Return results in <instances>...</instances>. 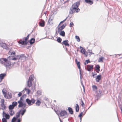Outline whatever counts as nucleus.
Returning a JSON list of instances; mask_svg holds the SVG:
<instances>
[{
  "instance_id": "obj_1",
  "label": "nucleus",
  "mask_w": 122,
  "mask_h": 122,
  "mask_svg": "<svg viewBox=\"0 0 122 122\" xmlns=\"http://www.w3.org/2000/svg\"><path fill=\"white\" fill-rule=\"evenodd\" d=\"M80 5L79 2H77L74 3L72 6L71 7L70 9L69 10V13L72 14L75 12L77 13L79 12L80 9L77 8Z\"/></svg>"
},
{
  "instance_id": "obj_2",
  "label": "nucleus",
  "mask_w": 122,
  "mask_h": 122,
  "mask_svg": "<svg viewBox=\"0 0 122 122\" xmlns=\"http://www.w3.org/2000/svg\"><path fill=\"white\" fill-rule=\"evenodd\" d=\"M0 63L5 67L10 66L11 64V62L7 59L5 58L0 59Z\"/></svg>"
},
{
  "instance_id": "obj_3",
  "label": "nucleus",
  "mask_w": 122,
  "mask_h": 122,
  "mask_svg": "<svg viewBox=\"0 0 122 122\" xmlns=\"http://www.w3.org/2000/svg\"><path fill=\"white\" fill-rule=\"evenodd\" d=\"M19 60H20L22 61H24L27 60L28 59V56H25L24 54H21L20 56L18 55Z\"/></svg>"
},
{
  "instance_id": "obj_4",
  "label": "nucleus",
  "mask_w": 122,
  "mask_h": 122,
  "mask_svg": "<svg viewBox=\"0 0 122 122\" xmlns=\"http://www.w3.org/2000/svg\"><path fill=\"white\" fill-rule=\"evenodd\" d=\"M35 101V100L33 99H32L31 100H30L28 98L26 100V102L28 103V105L30 106L31 105L33 104L34 103Z\"/></svg>"
},
{
  "instance_id": "obj_5",
  "label": "nucleus",
  "mask_w": 122,
  "mask_h": 122,
  "mask_svg": "<svg viewBox=\"0 0 122 122\" xmlns=\"http://www.w3.org/2000/svg\"><path fill=\"white\" fill-rule=\"evenodd\" d=\"M59 114L61 116L63 117L64 118L67 117L68 116L67 112L65 111H61L60 112Z\"/></svg>"
},
{
  "instance_id": "obj_6",
  "label": "nucleus",
  "mask_w": 122,
  "mask_h": 122,
  "mask_svg": "<svg viewBox=\"0 0 122 122\" xmlns=\"http://www.w3.org/2000/svg\"><path fill=\"white\" fill-rule=\"evenodd\" d=\"M18 103H19L18 105L19 107H23L22 108L23 109L25 107L26 105L25 103H23V102H21L20 101H18Z\"/></svg>"
},
{
  "instance_id": "obj_7",
  "label": "nucleus",
  "mask_w": 122,
  "mask_h": 122,
  "mask_svg": "<svg viewBox=\"0 0 122 122\" xmlns=\"http://www.w3.org/2000/svg\"><path fill=\"white\" fill-rule=\"evenodd\" d=\"M0 46L5 49H6L7 48V45L6 43L3 42L0 43Z\"/></svg>"
},
{
  "instance_id": "obj_8",
  "label": "nucleus",
  "mask_w": 122,
  "mask_h": 122,
  "mask_svg": "<svg viewBox=\"0 0 122 122\" xmlns=\"http://www.w3.org/2000/svg\"><path fill=\"white\" fill-rule=\"evenodd\" d=\"M19 43L21 44L22 45H26L27 43V42L25 41H22L21 40H20L19 41H18Z\"/></svg>"
},
{
  "instance_id": "obj_9",
  "label": "nucleus",
  "mask_w": 122,
  "mask_h": 122,
  "mask_svg": "<svg viewBox=\"0 0 122 122\" xmlns=\"http://www.w3.org/2000/svg\"><path fill=\"white\" fill-rule=\"evenodd\" d=\"M66 25V24H64L62 25L61 26V27H59L58 29V32H60L63 29L65 28Z\"/></svg>"
},
{
  "instance_id": "obj_10",
  "label": "nucleus",
  "mask_w": 122,
  "mask_h": 122,
  "mask_svg": "<svg viewBox=\"0 0 122 122\" xmlns=\"http://www.w3.org/2000/svg\"><path fill=\"white\" fill-rule=\"evenodd\" d=\"M26 111V110L25 109L22 110V109H21L19 112L20 115H21L22 116H23L25 112Z\"/></svg>"
},
{
  "instance_id": "obj_11",
  "label": "nucleus",
  "mask_w": 122,
  "mask_h": 122,
  "mask_svg": "<svg viewBox=\"0 0 122 122\" xmlns=\"http://www.w3.org/2000/svg\"><path fill=\"white\" fill-rule=\"evenodd\" d=\"M87 70L89 71H90L93 68V66L92 65H87Z\"/></svg>"
},
{
  "instance_id": "obj_12",
  "label": "nucleus",
  "mask_w": 122,
  "mask_h": 122,
  "mask_svg": "<svg viewBox=\"0 0 122 122\" xmlns=\"http://www.w3.org/2000/svg\"><path fill=\"white\" fill-rule=\"evenodd\" d=\"M101 75H98L96 78V81L97 82H99L100 80H101Z\"/></svg>"
},
{
  "instance_id": "obj_13",
  "label": "nucleus",
  "mask_w": 122,
  "mask_h": 122,
  "mask_svg": "<svg viewBox=\"0 0 122 122\" xmlns=\"http://www.w3.org/2000/svg\"><path fill=\"white\" fill-rule=\"evenodd\" d=\"M3 116L4 117L5 116V118L6 119H9L10 117V115L6 113H5L3 112Z\"/></svg>"
},
{
  "instance_id": "obj_14",
  "label": "nucleus",
  "mask_w": 122,
  "mask_h": 122,
  "mask_svg": "<svg viewBox=\"0 0 122 122\" xmlns=\"http://www.w3.org/2000/svg\"><path fill=\"white\" fill-rule=\"evenodd\" d=\"M5 75V73H3L0 74V82L2 81V79Z\"/></svg>"
},
{
  "instance_id": "obj_15",
  "label": "nucleus",
  "mask_w": 122,
  "mask_h": 122,
  "mask_svg": "<svg viewBox=\"0 0 122 122\" xmlns=\"http://www.w3.org/2000/svg\"><path fill=\"white\" fill-rule=\"evenodd\" d=\"M68 40H66L62 42V43L64 44L66 46H69V45L68 43Z\"/></svg>"
},
{
  "instance_id": "obj_16",
  "label": "nucleus",
  "mask_w": 122,
  "mask_h": 122,
  "mask_svg": "<svg viewBox=\"0 0 122 122\" xmlns=\"http://www.w3.org/2000/svg\"><path fill=\"white\" fill-rule=\"evenodd\" d=\"M32 81L28 80L27 82V86L29 87H30L32 85Z\"/></svg>"
},
{
  "instance_id": "obj_17",
  "label": "nucleus",
  "mask_w": 122,
  "mask_h": 122,
  "mask_svg": "<svg viewBox=\"0 0 122 122\" xmlns=\"http://www.w3.org/2000/svg\"><path fill=\"white\" fill-rule=\"evenodd\" d=\"M2 92L4 96V97L6 98H8L6 96V90L5 89H3Z\"/></svg>"
},
{
  "instance_id": "obj_18",
  "label": "nucleus",
  "mask_w": 122,
  "mask_h": 122,
  "mask_svg": "<svg viewBox=\"0 0 122 122\" xmlns=\"http://www.w3.org/2000/svg\"><path fill=\"white\" fill-rule=\"evenodd\" d=\"M85 2L91 5L93 3V2L91 0H85Z\"/></svg>"
},
{
  "instance_id": "obj_19",
  "label": "nucleus",
  "mask_w": 122,
  "mask_h": 122,
  "mask_svg": "<svg viewBox=\"0 0 122 122\" xmlns=\"http://www.w3.org/2000/svg\"><path fill=\"white\" fill-rule=\"evenodd\" d=\"M80 48L81 49V52L85 55L86 56H87V55L86 54L85 51V50L82 47H80Z\"/></svg>"
},
{
  "instance_id": "obj_20",
  "label": "nucleus",
  "mask_w": 122,
  "mask_h": 122,
  "mask_svg": "<svg viewBox=\"0 0 122 122\" xmlns=\"http://www.w3.org/2000/svg\"><path fill=\"white\" fill-rule=\"evenodd\" d=\"M1 109L2 110H4L6 108V107L4 103H1Z\"/></svg>"
},
{
  "instance_id": "obj_21",
  "label": "nucleus",
  "mask_w": 122,
  "mask_h": 122,
  "mask_svg": "<svg viewBox=\"0 0 122 122\" xmlns=\"http://www.w3.org/2000/svg\"><path fill=\"white\" fill-rule=\"evenodd\" d=\"M9 112L11 116H12L15 113L14 111L13 110H9Z\"/></svg>"
},
{
  "instance_id": "obj_22",
  "label": "nucleus",
  "mask_w": 122,
  "mask_h": 122,
  "mask_svg": "<svg viewBox=\"0 0 122 122\" xmlns=\"http://www.w3.org/2000/svg\"><path fill=\"white\" fill-rule=\"evenodd\" d=\"M100 67L98 65H96V71L98 73L100 71Z\"/></svg>"
},
{
  "instance_id": "obj_23",
  "label": "nucleus",
  "mask_w": 122,
  "mask_h": 122,
  "mask_svg": "<svg viewBox=\"0 0 122 122\" xmlns=\"http://www.w3.org/2000/svg\"><path fill=\"white\" fill-rule=\"evenodd\" d=\"M35 39L34 38L31 39L30 41V44L32 45L35 42Z\"/></svg>"
},
{
  "instance_id": "obj_24",
  "label": "nucleus",
  "mask_w": 122,
  "mask_h": 122,
  "mask_svg": "<svg viewBox=\"0 0 122 122\" xmlns=\"http://www.w3.org/2000/svg\"><path fill=\"white\" fill-rule=\"evenodd\" d=\"M68 110L69 113L71 114H72L73 113V111L72 108L70 107L68 108Z\"/></svg>"
},
{
  "instance_id": "obj_25",
  "label": "nucleus",
  "mask_w": 122,
  "mask_h": 122,
  "mask_svg": "<svg viewBox=\"0 0 122 122\" xmlns=\"http://www.w3.org/2000/svg\"><path fill=\"white\" fill-rule=\"evenodd\" d=\"M34 79V76L33 75H31L29 77L28 80L32 81Z\"/></svg>"
},
{
  "instance_id": "obj_26",
  "label": "nucleus",
  "mask_w": 122,
  "mask_h": 122,
  "mask_svg": "<svg viewBox=\"0 0 122 122\" xmlns=\"http://www.w3.org/2000/svg\"><path fill=\"white\" fill-rule=\"evenodd\" d=\"M75 109L76 112H78L79 110V107L78 105L77 104H76Z\"/></svg>"
},
{
  "instance_id": "obj_27",
  "label": "nucleus",
  "mask_w": 122,
  "mask_h": 122,
  "mask_svg": "<svg viewBox=\"0 0 122 122\" xmlns=\"http://www.w3.org/2000/svg\"><path fill=\"white\" fill-rule=\"evenodd\" d=\"M45 21L44 20L42 21L40 23V25L41 27H44V26Z\"/></svg>"
},
{
  "instance_id": "obj_28",
  "label": "nucleus",
  "mask_w": 122,
  "mask_h": 122,
  "mask_svg": "<svg viewBox=\"0 0 122 122\" xmlns=\"http://www.w3.org/2000/svg\"><path fill=\"white\" fill-rule=\"evenodd\" d=\"M104 59V58L103 57H101L100 58L98 59V61L99 62H103V60Z\"/></svg>"
},
{
  "instance_id": "obj_29",
  "label": "nucleus",
  "mask_w": 122,
  "mask_h": 122,
  "mask_svg": "<svg viewBox=\"0 0 122 122\" xmlns=\"http://www.w3.org/2000/svg\"><path fill=\"white\" fill-rule=\"evenodd\" d=\"M59 34L60 35L62 36H64L65 35V32L64 31H62L60 32Z\"/></svg>"
},
{
  "instance_id": "obj_30",
  "label": "nucleus",
  "mask_w": 122,
  "mask_h": 122,
  "mask_svg": "<svg viewBox=\"0 0 122 122\" xmlns=\"http://www.w3.org/2000/svg\"><path fill=\"white\" fill-rule=\"evenodd\" d=\"M9 55H14L15 54V52L14 51H13L12 52H11V51H9Z\"/></svg>"
},
{
  "instance_id": "obj_31",
  "label": "nucleus",
  "mask_w": 122,
  "mask_h": 122,
  "mask_svg": "<svg viewBox=\"0 0 122 122\" xmlns=\"http://www.w3.org/2000/svg\"><path fill=\"white\" fill-rule=\"evenodd\" d=\"M92 87L93 90L94 91H96L97 89V87L95 85H93Z\"/></svg>"
},
{
  "instance_id": "obj_32",
  "label": "nucleus",
  "mask_w": 122,
  "mask_h": 122,
  "mask_svg": "<svg viewBox=\"0 0 122 122\" xmlns=\"http://www.w3.org/2000/svg\"><path fill=\"white\" fill-rule=\"evenodd\" d=\"M9 110H13L14 107L12 105H10L9 106Z\"/></svg>"
},
{
  "instance_id": "obj_33",
  "label": "nucleus",
  "mask_w": 122,
  "mask_h": 122,
  "mask_svg": "<svg viewBox=\"0 0 122 122\" xmlns=\"http://www.w3.org/2000/svg\"><path fill=\"white\" fill-rule=\"evenodd\" d=\"M40 104L41 102L39 100H37L36 103V106H39L40 105Z\"/></svg>"
},
{
  "instance_id": "obj_34",
  "label": "nucleus",
  "mask_w": 122,
  "mask_h": 122,
  "mask_svg": "<svg viewBox=\"0 0 122 122\" xmlns=\"http://www.w3.org/2000/svg\"><path fill=\"white\" fill-rule=\"evenodd\" d=\"M17 103L16 102H14L12 103V105L14 107L16 106L17 105Z\"/></svg>"
},
{
  "instance_id": "obj_35",
  "label": "nucleus",
  "mask_w": 122,
  "mask_h": 122,
  "mask_svg": "<svg viewBox=\"0 0 122 122\" xmlns=\"http://www.w3.org/2000/svg\"><path fill=\"white\" fill-rule=\"evenodd\" d=\"M18 55L16 57H12L11 59L12 60H15L17 59L19 60V58L18 56Z\"/></svg>"
},
{
  "instance_id": "obj_36",
  "label": "nucleus",
  "mask_w": 122,
  "mask_h": 122,
  "mask_svg": "<svg viewBox=\"0 0 122 122\" xmlns=\"http://www.w3.org/2000/svg\"><path fill=\"white\" fill-rule=\"evenodd\" d=\"M36 93L38 95L40 96L41 94V90H39L37 91Z\"/></svg>"
},
{
  "instance_id": "obj_37",
  "label": "nucleus",
  "mask_w": 122,
  "mask_h": 122,
  "mask_svg": "<svg viewBox=\"0 0 122 122\" xmlns=\"http://www.w3.org/2000/svg\"><path fill=\"white\" fill-rule=\"evenodd\" d=\"M76 39L77 40V41L78 42H79L80 41V40L79 37L78 36H75Z\"/></svg>"
},
{
  "instance_id": "obj_38",
  "label": "nucleus",
  "mask_w": 122,
  "mask_h": 122,
  "mask_svg": "<svg viewBox=\"0 0 122 122\" xmlns=\"http://www.w3.org/2000/svg\"><path fill=\"white\" fill-rule=\"evenodd\" d=\"M24 96H26V95H24L22 97H20V100H19L18 101H20L21 102H23V97Z\"/></svg>"
},
{
  "instance_id": "obj_39",
  "label": "nucleus",
  "mask_w": 122,
  "mask_h": 122,
  "mask_svg": "<svg viewBox=\"0 0 122 122\" xmlns=\"http://www.w3.org/2000/svg\"><path fill=\"white\" fill-rule=\"evenodd\" d=\"M78 67V68L80 69V63L79 62H77V63H76Z\"/></svg>"
},
{
  "instance_id": "obj_40",
  "label": "nucleus",
  "mask_w": 122,
  "mask_h": 122,
  "mask_svg": "<svg viewBox=\"0 0 122 122\" xmlns=\"http://www.w3.org/2000/svg\"><path fill=\"white\" fill-rule=\"evenodd\" d=\"M24 90L25 91H27V93L28 94H29L30 92V90L29 89H27L26 88H25V89Z\"/></svg>"
},
{
  "instance_id": "obj_41",
  "label": "nucleus",
  "mask_w": 122,
  "mask_h": 122,
  "mask_svg": "<svg viewBox=\"0 0 122 122\" xmlns=\"http://www.w3.org/2000/svg\"><path fill=\"white\" fill-rule=\"evenodd\" d=\"M20 114L19 112L17 113L16 115V117H15L16 119H17L18 118L20 117Z\"/></svg>"
},
{
  "instance_id": "obj_42",
  "label": "nucleus",
  "mask_w": 122,
  "mask_h": 122,
  "mask_svg": "<svg viewBox=\"0 0 122 122\" xmlns=\"http://www.w3.org/2000/svg\"><path fill=\"white\" fill-rule=\"evenodd\" d=\"M29 35L30 34H28L26 37L23 38L24 39L25 41L27 42V40L29 38Z\"/></svg>"
},
{
  "instance_id": "obj_43",
  "label": "nucleus",
  "mask_w": 122,
  "mask_h": 122,
  "mask_svg": "<svg viewBox=\"0 0 122 122\" xmlns=\"http://www.w3.org/2000/svg\"><path fill=\"white\" fill-rule=\"evenodd\" d=\"M62 40L61 39L60 37H58L57 39V41L59 43H60Z\"/></svg>"
},
{
  "instance_id": "obj_44",
  "label": "nucleus",
  "mask_w": 122,
  "mask_h": 122,
  "mask_svg": "<svg viewBox=\"0 0 122 122\" xmlns=\"http://www.w3.org/2000/svg\"><path fill=\"white\" fill-rule=\"evenodd\" d=\"M90 61L89 60H86L84 63V64L86 65L88 63L90 62Z\"/></svg>"
},
{
  "instance_id": "obj_45",
  "label": "nucleus",
  "mask_w": 122,
  "mask_h": 122,
  "mask_svg": "<svg viewBox=\"0 0 122 122\" xmlns=\"http://www.w3.org/2000/svg\"><path fill=\"white\" fill-rule=\"evenodd\" d=\"M17 119L16 118V117H14L12 120V122H15L16 119Z\"/></svg>"
},
{
  "instance_id": "obj_46",
  "label": "nucleus",
  "mask_w": 122,
  "mask_h": 122,
  "mask_svg": "<svg viewBox=\"0 0 122 122\" xmlns=\"http://www.w3.org/2000/svg\"><path fill=\"white\" fill-rule=\"evenodd\" d=\"M6 119L5 118H3L2 119V122H7Z\"/></svg>"
},
{
  "instance_id": "obj_47",
  "label": "nucleus",
  "mask_w": 122,
  "mask_h": 122,
  "mask_svg": "<svg viewBox=\"0 0 122 122\" xmlns=\"http://www.w3.org/2000/svg\"><path fill=\"white\" fill-rule=\"evenodd\" d=\"M74 25V24L73 22H71L70 23V27H71L72 26H73Z\"/></svg>"
},
{
  "instance_id": "obj_48",
  "label": "nucleus",
  "mask_w": 122,
  "mask_h": 122,
  "mask_svg": "<svg viewBox=\"0 0 122 122\" xmlns=\"http://www.w3.org/2000/svg\"><path fill=\"white\" fill-rule=\"evenodd\" d=\"M98 91H97V93L98 94V95H100L101 93V91L100 90H99L98 91Z\"/></svg>"
},
{
  "instance_id": "obj_49",
  "label": "nucleus",
  "mask_w": 122,
  "mask_h": 122,
  "mask_svg": "<svg viewBox=\"0 0 122 122\" xmlns=\"http://www.w3.org/2000/svg\"><path fill=\"white\" fill-rule=\"evenodd\" d=\"M83 114L82 112H81L80 113V114L78 115V117H81V116Z\"/></svg>"
},
{
  "instance_id": "obj_50",
  "label": "nucleus",
  "mask_w": 122,
  "mask_h": 122,
  "mask_svg": "<svg viewBox=\"0 0 122 122\" xmlns=\"http://www.w3.org/2000/svg\"><path fill=\"white\" fill-rule=\"evenodd\" d=\"M81 103L82 104H81V105L82 107H83L84 106V104L83 102V101L82 100L81 101Z\"/></svg>"
},
{
  "instance_id": "obj_51",
  "label": "nucleus",
  "mask_w": 122,
  "mask_h": 122,
  "mask_svg": "<svg viewBox=\"0 0 122 122\" xmlns=\"http://www.w3.org/2000/svg\"><path fill=\"white\" fill-rule=\"evenodd\" d=\"M22 93L21 92H20L18 94V96L19 97H20Z\"/></svg>"
},
{
  "instance_id": "obj_52",
  "label": "nucleus",
  "mask_w": 122,
  "mask_h": 122,
  "mask_svg": "<svg viewBox=\"0 0 122 122\" xmlns=\"http://www.w3.org/2000/svg\"><path fill=\"white\" fill-rule=\"evenodd\" d=\"M66 19H65V20H63V21H61V22H60V23H63V22H64V21H65L66 20Z\"/></svg>"
},
{
  "instance_id": "obj_53",
  "label": "nucleus",
  "mask_w": 122,
  "mask_h": 122,
  "mask_svg": "<svg viewBox=\"0 0 122 122\" xmlns=\"http://www.w3.org/2000/svg\"><path fill=\"white\" fill-rule=\"evenodd\" d=\"M88 51H88V52L91 53V54H92V52L91 50H88Z\"/></svg>"
},
{
  "instance_id": "obj_54",
  "label": "nucleus",
  "mask_w": 122,
  "mask_h": 122,
  "mask_svg": "<svg viewBox=\"0 0 122 122\" xmlns=\"http://www.w3.org/2000/svg\"><path fill=\"white\" fill-rule=\"evenodd\" d=\"M21 120L20 119H17V120L16 122H20Z\"/></svg>"
},
{
  "instance_id": "obj_55",
  "label": "nucleus",
  "mask_w": 122,
  "mask_h": 122,
  "mask_svg": "<svg viewBox=\"0 0 122 122\" xmlns=\"http://www.w3.org/2000/svg\"><path fill=\"white\" fill-rule=\"evenodd\" d=\"M80 79H81V71L80 70Z\"/></svg>"
},
{
  "instance_id": "obj_56",
  "label": "nucleus",
  "mask_w": 122,
  "mask_h": 122,
  "mask_svg": "<svg viewBox=\"0 0 122 122\" xmlns=\"http://www.w3.org/2000/svg\"><path fill=\"white\" fill-rule=\"evenodd\" d=\"M75 61L76 63H77L78 62V61L77 60V59H75Z\"/></svg>"
},
{
  "instance_id": "obj_57",
  "label": "nucleus",
  "mask_w": 122,
  "mask_h": 122,
  "mask_svg": "<svg viewBox=\"0 0 122 122\" xmlns=\"http://www.w3.org/2000/svg\"><path fill=\"white\" fill-rule=\"evenodd\" d=\"M81 85H83V83L82 82V81L81 80Z\"/></svg>"
},
{
  "instance_id": "obj_58",
  "label": "nucleus",
  "mask_w": 122,
  "mask_h": 122,
  "mask_svg": "<svg viewBox=\"0 0 122 122\" xmlns=\"http://www.w3.org/2000/svg\"><path fill=\"white\" fill-rule=\"evenodd\" d=\"M2 103H4V99H2Z\"/></svg>"
},
{
  "instance_id": "obj_59",
  "label": "nucleus",
  "mask_w": 122,
  "mask_h": 122,
  "mask_svg": "<svg viewBox=\"0 0 122 122\" xmlns=\"http://www.w3.org/2000/svg\"><path fill=\"white\" fill-rule=\"evenodd\" d=\"M45 100L47 101L48 100V98H47L46 97H45Z\"/></svg>"
},
{
  "instance_id": "obj_60",
  "label": "nucleus",
  "mask_w": 122,
  "mask_h": 122,
  "mask_svg": "<svg viewBox=\"0 0 122 122\" xmlns=\"http://www.w3.org/2000/svg\"><path fill=\"white\" fill-rule=\"evenodd\" d=\"M96 75H97V74H93V75H92V76L93 77H94V76Z\"/></svg>"
},
{
  "instance_id": "obj_61",
  "label": "nucleus",
  "mask_w": 122,
  "mask_h": 122,
  "mask_svg": "<svg viewBox=\"0 0 122 122\" xmlns=\"http://www.w3.org/2000/svg\"><path fill=\"white\" fill-rule=\"evenodd\" d=\"M59 119L60 121V122H63L61 120V119H60L59 117Z\"/></svg>"
},
{
  "instance_id": "obj_62",
  "label": "nucleus",
  "mask_w": 122,
  "mask_h": 122,
  "mask_svg": "<svg viewBox=\"0 0 122 122\" xmlns=\"http://www.w3.org/2000/svg\"><path fill=\"white\" fill-rule=\"evenodd\" d=\"M120 106L121 108V112H122V109L121 108V105H120Z\"/></svg>"
},
{
  "instance_id": "obj_63",
  "label": "nucleus",
  "mask_w": 122,
  "mask_h": 122,
  "mask_svg": "<svg viewBox=\"0 0 122 122\" xmlns=\"http://www.w3.org/2000/svg\"><path fill=\"white\" fill-rule=\"evenodd\" d=\"M84 89V91H85V89H84V85H82Z\"/></svg>"
},
{
  "instance_id": "obj_64",
  "label": "nucleus",
  "mask_w": 122,
  "mask_h": 122,
  "mask_svg": "<svg viewBox=\"0 0 122 122\" xmlns=\"http://www.w3.org/2000/svg\"><path fill=\"white\" fill-rule=\"evenodd\" d=\"M56 113L59 116V114L58 113H57V112H56Z\"/></svg>"
}]
</instances>
